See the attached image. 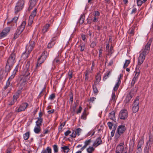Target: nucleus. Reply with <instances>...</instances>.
<instances>
[{
	"mask_svg": "<svg viewBox=\"0 0 153 153\" xmlns=\"http://www.w3.org/2000/svg\"><path fill=\"white\" fill-rule=\"evenodd\" d=\"M68 78L70 79L72 78L73 76L72 73L71 72L69 71L68 73Z\"/></svg>",
	"mask_w": 153,
	"mask_h": 153,
	"instance_id": "69168bd1",
	"label": "nucleus"
},
{
	"mask_svg": "<svg viewBox=\"0 0 153 153\" xmlns=\"http://www.w3.org/2000/svg\"><path fill=\"white\" fill-rule=\"evenodd\" d=\"M65 153H67L70 150V149L68 146H64L61 148Z\"/></svg>",
	"mask_w": 153,
	"mask_h": 153,
	"instance_id": "473e14b6",
	"label": "nucleus"
},
{
	"mask_svg": "<svg viewBox=\"0 0 153 153\" xmlns=\"http://www.w3.org/2000/svg\"><path fill=\"white\" fill-rule=\"evenodd\" d=\"M30 65V62H28L26 64L25 68H24V71L25 72V73L24 74V76H27L30 75L31 69L29 68V66Z\"/></svg>",
	"mask_w": 153,
	"mask_h": 153,
	"instance_id": "1a4fd4ad",
	"label": "nucleus"
},
{
	"mask_svg": "<svg viewBox=\"0 0 153 153\" xmlns=\"http://www.w3.org/2000/svg\"><path fill=\"white\" fill-rule=\"evenodd\" d=\"M130 62V61L129 60H126L123 65V68H126Z\"/></svg>",
	"mask_w": 153,
	"mask_h": 153,
	"instance_id": "c03bdc74",
	"label": "nucleus"
},
{
	"mask_svg": "<svg viewBox=\"0 0 153 153\" xmlns=\"http://www.w3.org/2000/svg\"><path fill=\"white\" fill-rule=\"evenodd\" d=\"M108 54H111L113 52V47L111 45L109 50L107 51Z\"/></svg>",
	"mask_w": 153,
	"mask_h": 153,
	"instance_id": "8fccbe9b",
	"label": "nucleus"
},
{
	"mask_svg": "<svg viewBox=\"0 0 153 153\" xmlns=\"http://www.w3.org/2000/svg\"><path fill=\"white\" fill-rule=\"evenodd\" d=\"M22 82L21 83L20 85L19 88L18 89L22 92L25 89V85L26 84V81L24 80L22 81Z\"/></svg>",
	"mask_w": 153,
	"mask_h": 153,
	"instance_id": "f3484780",
	"label": "nucleus"
},
{
	"mask_svg": "<svg viewBox=\"0 0 153 153\" xmlns=\"http://www.w3.org/2000/svg\"><path fill=\"white\" fill-rule=\"evenodd\" d=\"M30 136V134L29 132H27L23 134V136L24 139L25 140H27Z\"/></svg>",
	"mask_w": 153,
	"mask_h": 153,
	"instance_id": "c9c22d12",
	"label": "nucleus"
},
{
	"mask_svg": "<svg viewBox=\"0 0 153 153\" xmlns=\"http://www.w3.org/2000/svg\"><path fill=\"white\" fill-rule=\"evenodd\" d=\"M108 117L110 119L113 120H114L115 119V112L114 111H112L111 113H110Z\"/></svg>",
	"mask_w": 153,
	"mask_h": 153,
	"instance_id": "b1692460",
	"label": "nucleus"
},
{
	"mask_svg": "<svg viewBox=\"0 0 153 153\" xmlns=\"http://www.w3.org/2000/svg\"><path fill=\"white\" fill-rule=\"evenodd\" d=\"M23 7H19L18 6H16L15 9V13L16 14L22 9Z\"/></svg>",
	"mask_w": 153,
	"mask_h": 153,
	"instance_id": "2f4dec72",
	"label": "nucleus"
},
{
	"mask_svg": "<svg viewBox=\"0 0 153 153\" xmlns=\"http://www.w3.org/2000/svg\"><path fill=\"white\" fill-rule=\"evenodd\" d=\"M137 79H138L137 78H136L134 77L133 78V79L132 80L131 82V85L132 86L134 85L135 82L137 80Z\"/></svg>",
	"mask_w": 153,
	"mask_h": 153,
	"instance_id": "5fc2aeb1",
	"label": "nucleus"
},
{
	"mask_svg": "<svg viewBox=\"0 0 153 153\" xmlns=\"http://www.w3.org/2000/svg\"><path fill=\"white\" fill-rule=\"evenodd\" d=\"M126 128L125 125H121L117 127L115 135V139L117 140L125 131Z\"/></svg>",
	"mask_w": 153,
	"mask_h": 153,
	"instance_id": "f03ea898",
	"label": "nucleus"
},
{
	"mask_svg": "<svg viewBox=\"0 0 153 153\" xmlns=\"http://www.w3.org/2000/svg\"><path fill=\"white\" fill-rule=\"evenodd\" d=\"M28 106V104L27 102H25L21 105L18 108L16 111L19 112L24 111Z\"/></svg>",
	"mask_w": 153,
	"mask_h": 153,
	"instance_id": "9d476101",
	"label": "nucleus"
},
{
	"mask_svg": "<svg viewBox=\"0 0 153 153\" xmlns=\"http://www.w3.org/2000/svg\"><path fill=\"white\" fill-rule=\"evenodd\" d=\"M85 18V16L84 14H82L81 15L80 17L79 18V23L81 24L83 23L84 21Z\"/></svg>",
	"mask_w": 153,
	"mask_h": 153,
	"instance_id": "e433bc0d",
	"label": "nucleus"
},
{
	"mask_svg": "<svg viewBox=\"0 0 153 153\" xmlns=\"http://www.w3.org/2000/svg\"><path fill=\"white\" fill-rule=\"evenodd\" d=\"M81 130V129L80 128H77L75 131V133H76V135L79 136L80 134V132Z\"/></svg>",
	"mask_w": 153,
	"mask_h": 153,
	"instance_id": "4d7b16f0",
	"label": "nucleus"
},
{
	"mask_svg": "<svg viewBox=\"0 0 153 153\" xmlns=\"http://www.w3.org/2000/svg\"><path fill=\"white\" fill-rule=\"evenodd\" d=\"M139 100L138 97H137L134 100L133 104L134 105H139Z\"/></svg>",
	"mask_w": 153,
	"mask_h": 153,
	"instance_id": "58836bf2",
	"label": "nucleus"
},
{
	"mask_svg": "<svg viewBox=\"0 0 153 153\" xmlns=\"http://www.w3.org/2000/svg\"><path fill=\"white\" fill-rule=\"evenodd\" d=\"M26 25V22L25 21H24L22 22L20 26L17 29H19V30L22 32L24 30L25 27Z\"/></svg>",
	"mask_w": 153,
	"mask_h": 153,
	"instance_id": "6ab92c4d",
	"label": "nucleus"
},
{
	"mask_svg": "<svg viewBox=\"0 0 153 153\" xmlns=\"http://www.w3.org/2000/svg\"><path fill=\"white\" fill-rule=\"evenodd\" d=\"M16 56L14 53H12L7 59V63L5 66V70L9 71L11 70V67L15 63Z\"/></svg>",
	"mask_w": 153,
	"mask_h": 153,
	"instance_id": "f257e3e1",
	"label": "nucleus"
},
{
	"mask_svg": "<svg viewBox=\"0 0 153 153\" xmlns=\"http://www.w3.org/2000/svg\"><path fill=\"white\" fill-rule=\"evenodd\" d=\"M150 150V149L148 147H145L144 149V153H149Z\"/></svg>",
	"mask_w": 153,
	"mask_h": 153,
	"instance_id": "864d4df0",
	"label": "nucleus"
},
{
	"mask_svg": "<svg viewBox=\"0 0 153 153\" xmlns=\"http://www.w3.org/2000/svg\"><path fill=\"white\" fill-rule=\"evenodd\" d=\"M50 26V24H46L45 26H44L42 29V31L44 33H45L48 30L49 27Z\"/></svg>",
	"mask_w": 153,
	"mask_h": 153,
	"instance_id": "a878e982",
	"label": "nucleus"
},
{
	"mask_svg": "<svg viewBox=\"0 0 153 153\" xmlns=\"http://www.w3.org/2000/svg\"><path fill=\"white\" fill-rule=\"evenodd\" d=\"M41 131V127L39 126H35L34 129V131L36 134H38L40 133Z\"/></svg>",
	"mask_w": 153,
	"mask_h": 153,
	"instance_id": "bb28decb",
	"label": "nucleus"
},
{
	"mask_svg": "<svg viewBox=\"0 0 153 153\" xmlns=\"http://www.w3.org/2000/svg\"><path fill=\"white\" fill-rule=\"evenodd\" d=\"M55 62L58 64H59L60 63V61L58 58H56L53 61V63H54Z\"/></svg>",
	"mask_w": 153,
	"mask_h": 153,
	"instance_id": "e2e57ef3",
	"label": "nucleus"
},
{
	"mask_svg": "<svg viewBox=\"0 0 153 153\" xmlns=\"http://www.w3.org/2000/svg\"><path fill=\"white\" fill-rule=\"evenodd\" d=\"M96 45V42H93L90 45L91 47L93 48Z\"/></svg>",
	"mask_w": 153,
	"mask_h": 153,
	"instance_id": "338daca9",
	"label": "nucleus"
},
{
	"mask_svg": "<svg viewBox=\"0 0 153 153\" xmlns=\"http://www.w3.org/2000/svg\"><path fill=\"white\" fill-rule=\"evenodd\" d=\"M97 85H95V83H94V84L93 85V91L94 93L96 94H97L98 92V91L96 86Z\"/></svg>",
	"mask_w": 153,
	"mask_h": 153,
	"instance_id": "a19ab883",
	"label": "nucleus"
},
{
	"mask_svg": "<svg viewBox=\"0 0 153 153\" xmlns=\"http://www.w3.org/2000/svg\"><path fill=\"white\" fill-rule=\"evenodd\" d=\"M100 14V13L98 11H94L93 13L94 16H96L98 17Z\"/></svg>",
	"mask_w": 153,
	"mask_h": 153,
	"instance_id": "603ef678",
	"label": "nucleus"
},
{
	"mask_svg": "<svg viewBox=\"0 0 153 153\" xmlns=\"http://www.w3.org/2000/svg\"><path fill=\"white\" fill-rule=\"evenodd\" d=\"M119 117L121 119L125 120L128 117V112L126 109L121 110L119 114Z\"/></svg>",
	"mask_w": 153,
	"mask_h": 153,
	"instance_id": "0eeeda50",
	"label": "nucleus"
},
{
	"mask_svg": "<svg viewBox=\"0 0 153 153\" xmlns=\"http://www.w3.org/2000/svg\"><path fill=\"white\" fill-rule=\"evenodd\" d=\"M16 100H15L13 99V100L11 101L8 104L9 105H11L14 104L15 102H16Z\"/></svg>",
	"mask_w": 153,
	"mask_h": 153,
	"instance_id": "774afa93",
	"label": "nucleus"
},
{
	"mask_svg": "<svg viewBox=\"0 0 153 153\" xmlns=\"http://www.w3.org/2000/svg\"><path fill=\"white\" fill-rule=\"evenodd\" d=\"M110 74L111 72L110 71H108L107 73L105 74L104 76L103 79L105 80L107 79L109 75Z\"/></svg>",
	"mask_w": 153,
	"mask_h": 153,
	"instance_id": "49530a36",
	"label": "nucleus"
},
{
	"mask_svg": "<svg viewBox=\"0 0 153 153\" xmlns=\"http://www.w3.org/2000/svg\"><path fill=\"white\" fill-rule=\"evenodd\" d=\"M107 125L108 126L109 128L110 129H111L113 126V124L111 122H108L107 123Z\"/></svg>",
	"mask_w": 153,
	"mask_h": 153,
	"instance_id": "13d9d810",
	"label": "nucleus"
},
{
	"mask_svg": "<svg viewBox=\"0 0 153 153\" xmlns=\"http://www.w3.org/2000/svg\"><path fill=\"white\" fill-rule=\"evenodd\" d=\"M47 52L45 51L42 53L40 58H39L38 63L36 66V69L41 65V64L43 63L46 59L47 57Z\"/></svg>",
	"mask_w": 153,
	"mask_h": 153,
	"instance_id": "39448f33",
	"label": "nucleus"
},
{
	"mask_svg": "<svg viewBox=\"0 0 153 153\" xmlns=\"http://www.w3.org/2000/svg\"><path fill=\"white\" fill-rule=\"evenodd\" d=\"M153 140L151 138V137L150 136L149 137V140L146 143V145L145 147H148L149 148L151 149V145L152 144Z\"/></svg>",
	"mask_w": 153,
	"mask_h": 153,
	"instance_id": "5701e85b",
	"label": "nucleus"
},
{
	"mask_svg": "<svg viewBox=\"0 0 153 153\" xmlns=\"http://www.w3.org/2000/svg\"><path fill=\"white\" fill-rule=\"evenodd\" d=\"M115 97L116 96L115 94V93L113 92L112 94L111 98V100L113 101V102H115L116 101Z\"/></svg>",
	"mask_w": 153,
	"mask_h": 153,
	"instance_id": "09e8293b",
	"label": "nucleus"
},
{
	"mask_svg": "<svg viewBox=\"0 0 153 153\" xmlns=\"http://www.w3.org/2000/svg\"><path fill=\"white\" fill-rule=\"evenodd\" d=\"M37 120L36 121V126H39L42 125L43 121V119L42 118H37Z\"/></svg>",
	"mask_w": 153,
	"mask_h": 153,
	"instance_id": "393cba45",
	"label": "nucleus"
},
{
	"mask_svg": "<svg viewBox=\"0 0 153 153\" xmlns=\"http://www.w3.org/2000/svg\"><path fill=\"white\" fill-rule=\"evenodd\" d=\"M145 57L146 56L140 53V56L138 59V63L136 66V68L139 69L140 66L143 63L145 58Z\"/></svg>",
	"mask_w": 153,
	"mask_h": 153,
	"instance_id": "6e6552de",
	"label": "nucleus"
},
{
	"mask_svg": "<svg viewBox=\"0 0 153 153\" xmlns=\"http://www.w3.org/2000/svg\"><path fill=\"white\" fill-rule=\"evenodd\" d=\"M144 144V140L143 139H141L139 141L137 146V150H142V147Z\"/></svg>",
	"mask_w": 153,
	"mask_h": 153,
	"instance_id": "a211bd4d",
	"label": "nucleus"
},
{
	"mask_svg": "<svg viewBox=\"0 0 153 153\" xmlns=\"http://www.w3.org/2000/svg\"><path fill=\"white\" fill-rule=\"evenodd\" d=\"M42 153H51V149L49 147H47L45 150H43L42 152Z\"/></svg>",
	"mask_w": 153,
	"mask_h": 153,
	"instance_id": "c85d7f7f",
	"label": "nucleus"
},
{
	"mask_svg": "<svg viewBox=\"0 0 153 153\" xmlns=\"http://www.w3.org/2000/svg\"><path fill=\"white\" fill-rule=\"evenodd\" d=\"M93 145L92 146H89L86 149L87 152L88 153H92V152L94 151L95 149L94 148Z\"/></svg>",
	"mask_w": 153,
	"mask_h": 153,
	"instance_id": "cd10ccee",
	"label": "nucleus"
},
{
	"mask_svg": "<svg viewBox=\"0 0 153 153\" xmlns=\"http://www.w3.org/2000/svg\"><path fill=\"white\" fill-rule=\"evenodd\" d=\"M18 66H16V68H15V69L14 70V71L13 72V74L10 76V77H9V78L8 80H10V79L11 80L14 78L16 74V72L18 71Z\"/></svg>",
	"mask_w": 153,
	"mask_h": 153,
	"instance_id": "412c9836",
	"label": "nucleus"
},
{
	"mask_svg": "<svg viewBox=\"0 0 153 153\" xmlns=\"http://www.w3.org/2000/svg\"><path fill=\"white\" fill-rule=\"evenodd\" d=\"M19 95L16 93L14 94L13 97V99L16 101H17V99L19 98Z\"/></svg>",
	"mask_w": 153,
	"mask_h": 153,
	"instance_id": "3c124183",
	"label": "nucleus"
},
{
	"mask_svg": "<svg viewBox=\"0 0 153 153\" xmlns=\"http://www.w3.org/2000/svg\"><path fill=\"white\" fill-rule=\"evenodd\" d=\"M89 71L88 70H86L85 72V81H87L88 80V78H89Z\"/></svg>",
	"mask_w": 153,
	"mask_h": 153,
	"instance_id": "a18cd8bd",
	"label": "nucleus"
},
{
	"mask_svg": "<svg viewBox=\"0 0 153 153\" xmlns=\"http://www.w3.org/2000/svg\"><path fill=\"white\" fill-rule=\"evenodd\" d=\"M35 45V43L34 41L30 40L29 44L26 47V51L25 53H24L23 55L27 54L26 58L28 57L30 53Z\"/></svg>",
	"mask_w": 153,
	"mask_h": 153,
	"instance_id": "7ed1b4c3",
	"label": "nucleus"
},
{
	"mask_svg": "<svg viewBox=\"0 0 153 153\" xmlns=\"http://www.w3.org/2000/svg\"><path fill=\"white\" fill-rule=\"evenodd\" d=\"M53 151L55 153H57L58 151V146L56 145H54L53 146Z\"/></svg>",
	"mask_w": 153,
	"mask_h": 153,
	"instance_id": "79ce46f5",
	"label": "nucleus"
},
{
	"mask_svg": "<svg viewBox=\"0 0 153 153\" xmlns=\"http://www.w3.org/2000/svg\"><path fill=\"white\" fill-rule=\"evenodd\" d=\"M91 141H92L91 139L85 140L84 143V145L80 149L81 150L83 151L86 148L87 146H89L91 144Z\"/></svg>",
	"mask_w": 153,
	"mask_h": 153,
	"instance_id": "4468645a",
	"label": "nucleus"
},
{
	"mask_svg": "<svg viewBox=\"0 0 153 153\" xmlns=\"http://www.w3.org/2000/svg\"><path fill=\"white\" fill-rule=\"evenodd\" d=\"M152 40L150 39L147 43L145 45L144 48L142 49L141 50V54L146 56L149 52L150 49V46L151 44Z\"/></svg>",
	"mask_w": 153,
	"mask_h": 153,
	"instance_id": "20e7f679",
	"label": "nucleus"
},
{
	"mask_svg": "<svg viewBox=\"0 0 153 153\" xmlns=\"http://www.w3.org/2000/svg\"><path fill=\"white\" fill-rule=\"evenodd\" d=\"M96 99V98L94 97H91L89 100V103H93Z\"/></svg>",
	"mask_w": 153,
	"mask_h": 153,
	"instance_id": "bf43d9fd",
	"label": "nucleus"
},
{
	"mask_svg": "<svg viewBox=\"0 0 153 153\" xmlns=\"http://www.w3.org/2000/svg\"><path fill=\"white\" fill-rule=\"evenodd\" d=\"M127 149L126 148L122 146H117L116 149V153H126Z\"/></svg>",
	"mask_w": 153,
	"mask_h": 153,
	"instance_id": "9b49d317",
	"label": "nucleus"
},
{
	"mask_svg": "<svg viewBox=\"0 0 153 153\" xmlns=\"http://www.w3.org/2000/svg\"><path fill=\"white\" fill-rule=\"evenodd\" d=\"M96 80L94 82L95 85H97L99 84L100 82L101 79V77L100 74H98L96 76Z\"/></svg>",
	"mask_w": 153,
	"mask_h": 153,
	"instance_id": "4be33fe9",
	"label": "nucleus"
},
{
	"mask_svg": "<svg viewBox=\"0 0 153 153\" xmlns=\"http://www.w3.org/2000/svg\"><path fill=\"white\" fill-rule=\"evenodd\" d=\"M134 139L132 138L131 140L129 143L130 146L133 148L134 146Z\"/></svg>",
	"mask_w": 153,
	"mask_h": 153,
	"instance_id": "37998d69",
	"label": "nucleus"
},
{
	"mask_svg": "<svg viewBox=\"0 0 153 153\" xmlns=\"http://www.w3.org/2000/svg\"><path fill=\"white\" fill-rule=\"evenodd\" d=\"M75 133V131H73L72 134L70 135V136L71 137L75 138L76 137V133Z\"/></svg>",
	"mask_w": 153,
	"mask_h": 153,
	"instance_id": "0e129e2a",
	"label": "nucleus"
},
{
	"mask_svg": "<svg viewBox=\"0 0 153 153\" xmlns=\"http://www.w3.org/2000/svg\"><path fill=\"white\" fill-rule=\"evenodd\" d=\"M135 74L134 77H135L137 78H138V76L140 74V71L139 70V69L138 68H136L135 71Z\"/></svg>",
	"mask_w": 153,
	"mask_h": 153,
	"instance_id": "ea45409f",
	"label": "nucleus"
},
{
	"mask_svg": "<svg viewBox=\"0 0 153 153\" xmlns=\"http://www.w3.org/2000/svg\"><path fill=\"white\" fill-rule=\"evenodd\" d=\"M86 108H85L81 116V118L82 119H83L85 120L86 119V116L87 115L86 113Z\"/></svg>",
	"mask_w": 153,
	"mask_h": 153,
	"instance_id": "72a5a7b5",
	"label": "nucleus"
},
{
	"mask_svg": "<svg viewBox=\"0 0 153 153\" xmlns=\"http://www.w3.org/2000/svg\"><path fill=\"white\" fill-rule=\"evenodd\" d=\"M10 30V28L8 27L4 29L0 34V39H2L5 36L7 35V33L9 32Z\"/></svg>",
	"mask_w": 153,
	"mask_h": 153,
	"instance_id": "f8f14e48",
	"label": "nucleus"
},
{
	"mask_svg": "<svg viewBox=\"0 0 153 153\" xmlns=\"http://www.w3.org/2000/svg\"><path fill=\"white\" fill-rule=\"evenodd\" d=\"M22 32L19 30V29H17L16 32L14 33V38L16 39L18 38L19 34L21 33Z\"/></svg>",
	"mask_w": 153,
	"mask_h": 153,
	"instance_id": "f704fd0d",
	"label": "nucleus"
},
{
	"mask_svg": "<svg viewBox=\"0 0 153 153\" xmlns=\"http://www.w3.org/2000/svg\"><path fill=\"white\" fill-rule=\"evenodd\" d=\"M37 10V9L35 8L31 13L28 20V25L29 26H30L32 24L34 18L36 15Z\"/></svg>",
	"mask_w": 153,
	"mask_h": 153,
	"instance_id": "423d86ee",
	"label": "nucleus"
},
{
	"mask_svg": "<svg viewBox=\"0 0 153 153\" xmlns=\"http://www.w3.org/2000/svg\"><path fill=\"white\" fill-rule=\"evenodd\" d=\"M38 0H30V6L28 8V10H30L36 4Z\"/></svg>",
	"mask_w": 153,
	"mask_h": 153,
	"instance_id": "aec40b11",
	"label": "nucleus"
},
{
	"mask_svg": "<svg viewBox=\"0 0 153 153\" xmlns=\"http://www.w3.org/2000/svg\"><path fill=\"white\" fill-rule=\"evenodd\" d=\"M139 109V105H134L133 104L132 110L134 113L137 112Z\"/></svg>",
	"mask_w": 153,
	"mask_h": 153,
	"instance_id": "c756f323",
	"label": "nucleus"
},
{
	"mask_svg": "<svg viewBox=\"0 0 153 153\" xmlns=\"http://www.w3.org/2000/svg\"><path fill=\"white\" fill-rule=\"evenodd\" d=\"M102 141L101 140V137H98L93 144V146L95 147H97L99 145L102 143Z\"/></svg>",
	"mask_w": 153,
	"mask_h": 153,
	"instance_id": "dca6fc26",
	"label": "nucleus"
},
{
	"mask_svg": "<svg viewBox=\"0 0 153 153\" xmlns=\"http://www.w3.org/2000/svg\"><path fill=\"white\" fill-rule=\"evenodd\" d=\"M55 97V94H52L49 97L48 99L51 100H53Z\"/></svg>",
	"mask_w": 153,
	"mask_h": 153,
	"instance_id": "6e6d98bb",
	"label": "nucleus"
},
{
	"mask_svg": "<svg viewBox=\"0 0 153 153\" xmlns=\"http://www.w3.org/2000/svg\"><path fill=\"white\" fill-rule=\"evenodd\" d=\"M56 39V37H53L52 38L51 40V41L48 43V45L47 47L49 48H52L55 43V40Z\"/></svg>",
	"mask_w": 153,
	"mask_h": 153,
	"instance_id": "2eb2a0df",
	"label": "nucleus"
},
{
	"mask_svg": "<svg viewBox=\"0 0 153 153\" xmlns=\"http://www.w3.org/2000/svg\"><path fill=\"white\" fill-rule=\"evenodd\" d=\"M132 97V96L130 93L128 94L126 99V102H128L131 100Z\"/></svg>",
	"mask_w": 153,
	"mask_h": 153,
	"instance_id": "4c0bfd02",
	"label": "nucleus"
},
{
	"mask_svg": "<svg viewBox=\"0 0 153 153\" xmlns=\"http://www.w3.org/2000/svg\"><path fill=\"white\" fill-rule=\"evenodd\" d=\"M122 77V76L121 74H120L119 76L118 77L117 80V82L116 84L113 88V90L114 91H117L121 83L120 79Z\"/></svg>",
	"mask_w": 153,
	"mask_h": 153,
	"instance_id": "ddd939ff",
	"label": "nucleus"
},
{
	"mask_svg": "<svg viewBox=\"0 0 153 153\" xmlns=\"http://www.w3.org/2000/svg\"><path fill=\"white\" fill-rule=\"evenodd\" d=\"M143 3V1L140 0H137V5L139 6H140Z\"/></svg>",
	"mask_w": 153,
	"mask_h": 153,
	"instance_id": "680f3d73",
	"label": "nucleus"
},
{
	"mask_svg": "<svg viewBox=\"0 0 153 153\" xmlns=\"http://www.w3.org/2000/svg\"><path fill=\"white\" fill-rule=\"evenodd\" d=\"M24 4V0H19L16 3V6H18L19 7H23V5Z\"/></svg>",
	"mask_w": 153,
	"mask_h": 153,
	"instance_id": "7c9ffc66",
	"label": "nucleus"
},
{
	"mask_svg": "<svg viewBox=\"0 0 153 153\" xmlns=\"http://www.w3.org/2000/svg\"><path fill=\"white\" fill-rule=\"evenodd\" d=\"M134 28H132L128 30L129 33L131 36L133 35L134 34Z\"/></svg>",
	"mask_w": 153,
	"mask_h": 153,
	"instance_id": "de8ad7c7",
	"label": "nucleus"
},
{
	"mask_svg": "<svg viewBox=\"0 0 153 153\" xmlns=\"http://www.w3.org/2000/svg\"><path fill=\"white\" fill-rule=\"evenodd\" d=\"M80 51L82 52L83 51H84L85 46L84 44H81L80 45Z\"/></svg>",
	"mask_w": 153,
	"mask_h": 153,
	"instance_id": "052dcab7",
	"label": "nucleus"
}]
</instances>
